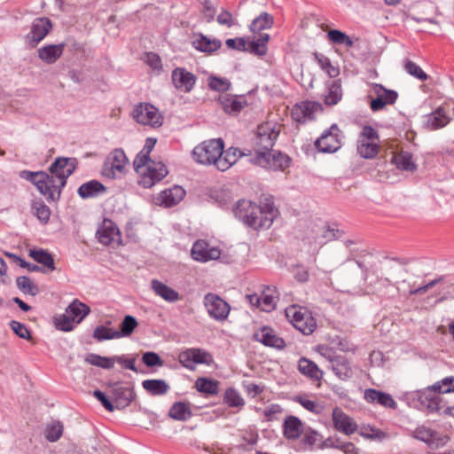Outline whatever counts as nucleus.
<instances>
[{
	"label": "nucleus",
	"mask_w": 454,
	"mask_h": 454,
	"mask_svg": "<svg viewBox=\"0 0 454 454\" xmlns=\"http://www.w3.org/2000/svg\"><path fill=\"white\" fill-rule=\"evenodd\" d=\"M322 111V106L317 102L304 101L296 104L292 110L293 119L300 123L315 119V114Z\"/></svg>",
	"instance_id": "obj_18"
},
{
	"label": "nucleus",
	"mask_w": 454,
	"mask_h": 454,
	"mask_svg": "<svg viewBox=\"0 0 454 454\" xmlns=\"http://www.w3.org/2000/svg\"><path fill=\"white\" fill-rule=\"evenodd\" d=\"M314 58L321 69L325 71L330 77L334 78L340 74V69L334 67L330 59L320 53H314Z\"/></svg>",
	"instance_id": "obj_46"
},
{
	"label": "nucleus",
	"mask_w": 454,
	"mask_h": 454,
	"mask_svg": "<svg viewBox=\"0 0 454 454\" xmlns=\"http://www.w3.org/2000/svg\"><path fill=\"white\" fill-rule=\"evenodd\" d=\"M185 191L179 185L162 191L157 197L159 205L170 207L179 203L184 197Z\"/></svg>",
	"instance_id": "obj_23"
},
{
	"label": "nucleus",
	"mask_w": 454,
	"mask_h": 454,
	"mask_svg": "<svg viewBox=\"0 0 454 454\" xmlns=\"http://www.w3.org/2000/svg\"><path fill=\"white\" fill-rule=\"evenodd\" d=\"M273 16L268 12H262L250 25V30L254 33L270 28L273 25Z\"/></svg>",
	"instance_id": "obj_44"
},
{
	"label": "nucleus",
	"mask_w": 454,
	"mask_h": 454,
	"mask_svg": "<svg viewBox=\"0 0 454 454\" xmlns=\"http://www.w3.org/2000/svg\"><path fill=\"white\" fill-rule=\"evenodd\" d=\"M231 82L227 78L210 75L208 77V87L210 90L219 92L228 91L231 88Z\"/></svg>",
	"instance_id": "obj_51"
},
{
	"label": "nucleus",
	"mask_w": 454,
	"mask_h": 454,
	"mask_svg": "<svg viewBox=\"0 0 454 454\" xmlns=\"http://www.w3.org/2000/svg\"><path fill=\"white\" fill-rule=\"evenodd\" d=\"M152 161H153V160L150 159V154L145 153L144 152L140 151L137 154V156L133 161L134 169L137 173H140L143 169H145L146 167H148L149 162H152Z\"/></svg>",
	"instance_id": "obj_59"
},
{
	"label": "nucleus",
	"mask_w": 454,
	"mask_h": 454,
	"mask_svg": "<svg viewBox=\"0 0 454 454\" xmlns=\"http://www.w3.org/2000/svg\"><path fill=\"white\" fill-rule=\"evenodd\" d=\"M269 292H270V288H268L267 291H263L262 295L259 296V300L261 301V309L267 312L274 309L276 305L275 297Z\"/></svg>",
	"instance_id": "obj_58"
},
{
	"label": "nucleus",
	"mask_w": 454,
	"mask_h": 454,
	"mask_svg": "<svg viewBox=\"0 0 454 454\" xmlns=\"http://www.w3.org/2000/svg\"><path fill=\"white\" fill-rule=\"evenodd\" d=\"M142 386L152 395H163L169 390V386L164 380H145Z\"/></svg>",
	"instance_id": "obj_40"
},
{
	"label": "nucleus",
	"mask_w": 454,
	"mask_h": 454,
	"mask_svg": "<svg viewBox=\"0 0 454 454\" xmlns=\"http://www.w3.org/2000/svg\"><path fill=\"white\" fill-rule=\"evenodd\" d=\"M168 173L167 167L160 161L149 162V166L139 174V185L144 188H151L161 181Z\"/></svg>",
	"instance_id": "obj_13"
},
{
	"label": "nucleus",
	"mask_w": 454,
	"mask_h": 454,
	"mask_svg": "<svg viewBox=\"0 0 454 454\" xmlns=\"http://www.w3.org/2000/svg\"><path fill=\"white\" fill-rule=\"evenodd\" d=\"M63 433V426L59 422H54L47 426L45 437L49 442L58 441Z\"/></svg>",
	"instance_id": "obj_55"
},
{
	"label": "nucleus",
	"mask_w": 454,
	"mask_h": 454,
	"mask_svg": "<svg viewBox=\"0 0 454 454\" xmlns=\"http://www.w3.org/2000/svg\"><path fill=\"white\" fill-rule=\"evenodd\" d=\"M300 372L312 380H320L323 378V372L312 361L301 357L298 362Z\"/></svg>",
	"instance_id": "obj_38"
},
{
	"label": "nucleus",
	"mask_w": 454,
	"mask_h": 454,
	"mask_svg": "<svg viewBox=\"0 0 454 454\" xmlns=\"http://www.w3.org/2000/svg\"><path fill=\"white\" fill-rule=\"evenodd\" d=\"M74 323L75 322L73 321L67 313H65L57 318L56 325L61 331L69 332L73 330Z\"/></svg>",
	"instance_id": "obj_63"
},
{
	"label": "nucleus",
	"mask_w": 454,
	"mask_h": 454,
	"mask_svg": "<svg viewBox=\"0 0 454 454\" xmlns=\"http://www.w3.org/2000/svg\"><path fill=\"white\" fill-rule=\"evenodd\" d=\"M137 325V321L133 316L127 315L121 323V329L119 331L115 330L114 335L117 339L129 336L134 332Z\"/></svg>",
	"instance_id": "obj_45"
},
{
	"label": "nucleus",
	"mask_w": 454,
	"mask_h": 454,
	"mask_svg": "<svg viewBox=\"0 0 454 454\" xmlns=\"http://www.w3.org/2000/svg\"><path fill=\"white\" fill-rule=\"evenodd\" d=\"M51 28L52 23L50 19L37 18L32 23L28 37L35 44H37L49 34Z\"/></svg>",
	"instance_id": "obj_25"
},
{
	"label": "nucleus",
	"mask_w": 454,
	"mask_h": 454,
	"mask_svg": "<svg viewBox=\"0 0 454 454\" xmlns=\"http://www.w3.org/2000/svg\"><path fill=\"white\" fill-rule=\"evenodd\" d=\"M357 153L362 158L372 159L379 153V142L358 140Z\"/></svg>",
	"instance_id": "obj_43"
},
{
	"label": "nucleus",
	"mask_w": 454,
	"mask_h": 454,
	"mask_svg": "<svg viewBox=\"0 0 454 454\" xmlns=\"http://www.w3.org/2000/svg\"><path fill=\"white\" fill-rule=\"evenodd\" d=\"M65 43L48 44L38 50V57L46 64H54L63 54Z\"/></svg>",
	"instance_id": "obj_28"
},
{
	"label": "nucleus",
	"mask_w": 454,
	"mask_h": 454,
	"mask_svg": "<svg viewBox=\"0 0 454 454\" xmlns=\"http://www.w3.org/2000/svg\"><path fill=\"white\" fill-rule=\"evenodd\" d=\"M364 398L367 403H377L386 408L396 409L397 407L391 395L374 388L365 389Z\"/></svg>",
	"instance_id": "obj_24"
},
{
	"label": "nucleus",
	"mask_w": 454,
	"mask_h": 454,
	"mask_svg": "<svg viewBox=\"0 0 454 454\" xmlns=\"http://www.w3.org/2000/svg\"><path fill=\"white\" fill-rule=\"evenodd\" d=\"M10 326H11L12 330L14 332V333L16 335H18L20 338L24 339V340L31 339V333H30L29 330L27 329V327L26 326V325H24L20 322L12 320L10 323Z\"/></svg>",
	"instance_id": "obj_60"
},
{
	"label": "nucleus",
	"mask_w": 454,
	"mask_h": 454,
	"mask_svg": "<svg viewBox=\"0 0 454 454\" xmlns=\"http://www.w3.org/2000/svg\"><path fill=\"white\" fill-rule=\"evenodd\" d=\"M132 117L142 125H148L153 128L160 127L163 123V117L159 110L150 103H140L135 106L132 111Z\"/></svg>",
	"instance_id": "obj_10"
},
{
	"label": "nucleus",
	"mask_w": 454,
	"mask_h": 454,
	"mask_svg": "<svg viewBox=\"0 0 454 454\" xmlns=\"http://www.w3.org/2000/svg\"><path fill=\"white\" fill-rule=\"evenodd\" d=\"M224 148L223 139H210L198 145L192 150V158L203 165L214 164L217 168L218 159Z\"/></svg>",
	"instance_id": "obj_4"
},
{
	"label": "nucleus",
	"mask_w": 454,
	"mask_h": 454,
	"mask_svg": "<svg viewBox=\"0 0 454 454\" xmlns=\"http://www.w3.org/2000/svg\"><path fill=\"white\" fill-rule=\"evenodd\" d=\"M177 360L183 367L190 371H194L196 364L210 365L214 361L208 351L200 348H188L181 350L178 353Z\"/></svg>",
	"instance_id": "obj_9"
},
{
	"label": "nucleus",
	"mask_w": 454,
	"mask_h": 454,
	"mask_svg": "<svg viewBox=\"0 0 454 454\" xmlns=\"http://www.w3.org/2000/svg\"><path fill=\"white\" fill-rule=\"evenodd\" d=\"M203 303L211 318L218 322L227 319L231 311V306L218 294L213 293L207 294L204 296Z\"/></svg>",
	"instance_id": "obj_11"
},
{
	"label": "nucleus",
	"mask_w": 454,
	"mask_h": 454,
	"mask_svg": "<svg viewBox=\"0 0 454 454\" xmlns=\"http://www.w3.org/2000/svg\"><path fill=\"white\" fill-rule=\"evenodd\" d=\"M174 87L184 93L191 92L196 83L197 77L184 67H176L171 74Z\"/></svg>",
	"instance_id": "obj_16"
},
{
	"label": "nucleus",
	"mask_w": 454,
	"mask_h": 454,
	"mask_svg": "<svg viewBox=\"0 0 454 454\" xmlns=\"http://www.w3.org/2000/svg\"><path fill=\"white\" fill-rule=\"evenodd\" d=\"M115 334V330L107 328L105 325H98L93 331V338L98 341L101 342L104 340L117 339Z\"/></svg>",
	"instance_id": "obj_53"
},
{
	"label": "nucleus",
	"mask_w": 454,
	"mask_h": 454,
	"mask_svg": "<svg viewBox=\"0 0 454 454\" xmlns=\"http://www.w3.org/2000/svg\"><path fill=\"white\" fill-rule=\"evenodd\" d=\"M450 122V117L442 107H438L427 115L426 127L430 130L445 127Z\"/></svg>",
	"instance_id": "obj_32"
},
{
	"label": "nucleus",
	"mask_w": 454,
	"mask_h": 454,
	"mask_svg": "<svg viewBox=\"0 0 454 454\" xmlns=\"http://www.w3.org/2000/svg\"><path fill=\"white\" fill-rule=\"evenodd\" d=\"M254 339L265 346L276 348L278 349H282L286 346L285 340L278 337L275 331L269 326L260 328L254 333Z\"/></svg>",
	"instance_id": "obj_22"
},
{
	"label": "nucleus",
	"mask_w": 454,
	"mask_h": 454,
	"mask_svg": "<svg viewBox=\"0 0 454 454\" xmlns=\"http://www.w3.org/2000/svg\"><path fill=\"white\" fill-rule=\"evenodd\" d=\"M233 213L244 224L254 230L269 229L272 225L273 211L268 210L262 216L263 220H258L255 215L261 213V207L251 200H239Z\"/></svg>",
	"instance_id": "obj_3"
},
{
	"label": "nucleus",
	"mask_w": 454,
	"mask_h": 454,
	"mask_svg": "<svg viewBox=\"0 0 454 454\" xmlns=\"http://www.w3.org/2000/svg\"><path fill=\"white\" fill-rule=\"evenodd\" d=\"M392 162L397 168L404 171H414L417 168L412 160V155L409 152L402 151L392 157Z\"/></svg>",
	"instance_id": "obj_39"
},
{
	"label": "nucleus",
	"mask_w": 454,
	"mask_h": 454,
	"mask_svg": "<svg viewBox=\"0 0 454 454\" xmlns=\"http://www.w3.org/2000/svg\"><path fill=\"white\" fill-rule=\"evenodd\" d=\"M223 403H226L229 407L239 408L245 405V401L240 394L232 387L226 389L223 395Z\"/></svg>",
	"instance_id": "obj_50"
},
{
	"label": "nucleus",
	"mask_w": 454,
	"mask_h": 454,
	"mask_svg": "<svg viewBox=\"0 0 454 454\" xmlns=\"http://www.w3.org/2000/svg\"><path fill=\"white\" fill-rule=\"evenodd\" d=\"M342 98V89L340 80H334L328 85V92L325 97L327 106H334Z\"/></svg>",
	"instance_id": "obj_42"
},
{
	"label": "nucleus",
	"mask_w": 454,
	"mask_h": 454,
	"mask_svg": "<svg viewBox=\"0 0 454 454\" xmlns=\"http://www.w3.org/2000/svg\"><path fill=\"white\" fill-rule=\"evenodd\" d=\"M168 416L178 421L188 420L192 416L190 403L184 402L174 403L168 411Z\"/></svg>",
	"instance_id": "obj_37"
},
{
	"label": "nucleus",
	"mask_w": 454,
	"mask_h": 454,
	"mask_svg": "<svg viewBox=\"0 0 454 454\" xmlns=\"http://www.w3.org/2000/svg\"><path fill=\"white\" fill-rule=\"evenodd\" d=\"M303 431L301 421L295 416H287L283 423V434L287 440L298 439Z\"/></svg>",
	"instance_id": "obj_27"
},
{
	"label": "nucleus",
	"mask_w": 454,
	"mask_h": 454,
	"mask_svg": "<svg viewBox=\"0 0 454 454\" xmlns=\"http://www.w3.org/2000/svg\"><path fill=\"white\" fill-rule=\"evenodd\" d=\"M85 361L91 365L103 369H112L114 367V356L106 357L91 353L86 356Z\"/></svg>",
	"instance_id": "obj_48"
},
{
	"label": "nucleus",
	"mask_w": 454,
	"mask_h": 454,
	"mask_svg": "<svg viewBox=\"0 0 454 454\" xmlns=\"http://www.w3.org/2000/svg\"><path fill=\"white\" fill-rule=\"evenodd\" d=\"M327 38L335 44L344 45L347 48L353 46L354 42L344 32L337 29H332L327 33Z\"/></svg>",
	"instance_id": "obj_49"
},
{
	"label": "nucleus",
	"mask_w": 454,
	"mask_h": 454,
	"mask_svg": "<svg viewBox=\"0 0 454 454\" xmlns=\"http://www.w3.org/2000/svg\"><path fill=\"white\" fill-rule=\"evenodd\" d=\"M218 103L222 109L228 114L237 115L247 106V101L243 95L223 94L219 96Z\"/></svg>",
	"instance_id": "obj_20"
},
{
	"label": "nucleus",
	"mask_w": 454,
	"mask_h": 454,
	"mask_svg": "<svg viewBox=\"0 0 454 454\" xmlns=\"http://www.w3.org/2000/svg\"><path fill=\"white\" fill-rule=\"evenodd\" d=\"M34 214L38 218V220L43 224L49 222L51 216V210L49 207H47L43 202H35L32 206Z\"/></svg>",
	"instance_id": "obj_54"
},
{
	"label": "nucleus",
	"mask_w": 454,
	"mask_h": 454,
	"mask_svg": "<svg viewBox=\"0 0 454 454\" xmlns=\"http://www.w3.org/2000/svg\"><path fill=\"white\" fill-rule=\"evenodd\" d=\"M331 368L335 375L342 380H348L353 376V370L350 364L343 356H339L332 359Z\"/></svg>",
	"instance_id": "obj_31"
},
{
	"label": "nucleus",
	"mask_w": 454,
	"mask_h": 454,
	"mask_svg": "<svg viewBox=\"0 0 454 454\" xmlns=\"http://www.w3.org/2000/svg\"><path fill=\"white\" fill-rule=\"evenodd\" d=\"M243 156H250V153H246L245 152H241L239 148L230 147L227 150L223 149V153L218 159L217 162V169L220 171H225L229 169L232 165H234L240 157Z\"/></svg>",
	"instance_id": "obj_26"
},
{
	"label": "nucleus",
	"mask_w": 454,
	"mask_h": 454,
	"mask_svg": "<svg viewBox=\"0 0 454 454\" xmlns=\"http://www.w3.org/2000/svg\"><path fill=\"white\" fill-rule=\"evenodd\" d=\"M281 131V126L275 122L267 121L257 127L254 138L255 154L270 152Z\"/></svg>",
	"instance_id": "obj_5"
},
{
	"label": "nucleus",
	"mask_w": 454,
	"mask_h": 454,
	"mask_svg": "<svg viewBox=\"0 0 454 454\" xmlns=\"http://www.w3.org/2000/svg\"><path fill=\"white\" fill-rule=\"evenodd\" d=\"M99 243L110 246L114 243L121 245V232L117 225L110 219H104L96 233Z\"/></svg>",
	"instance_id": "obj_15"
},
{
	"label": "nucleus",
	"mask_w": 454,
	"mask_h": 454,
	"mask_svg": "<svg viewBox=\"0 0 454 454\" xmlns=\"http://www.w3.org/2000/svg\"><path fill=\"white\" fill-rule=\"evenodd\" d=\"M289 322L304 335L311 334L317 328V322L311 312L303 307L292 305L286 309Z\"/></svg>",
	"instance_id": "obj_6"
},
{
	"label": "nucleus",
	"mask_w": 454,
	"mask_h": 454,
	"mask_svg": "<svg viewBox=\"0 0 454 454\" xmlns=\"http://www.w3.org/2000/svg\"><path fill=\"white\" fill-rule=\"evenodd\" d=\"M404 69L409 74L416 77L417 79L422 82L427 80V74L422 70V68L419 65H417L411 60H408L405 63Z\"/></svg>",
	"instance_id": "obj_57"
},
{
	"label": "nucleus",
	"mask_w": 454,
	"mask_h": 454,
	"mask_svg": "<svg viewBox=\"0 0 454 454\" xmlns=\"http://www.w3.org/2000/svg\"><path fill=\"white\" fill-rule=\"evenodd\" d=\"M28 255L31 258H33V260L35 261L37 263L46 267L48 270H55L56 268L53 256L47 250L43 248L30 249L28 252Z\"/></svg>",
	"instance_id": "obj_36"
},
{
	"label": "nucleus",
	"mask_w": 454,
	"mask_h": 454,
	"mask_svg": "<svg viewBox=\"0 0 454 454\" xmlns=\"http://www.w3.org/2000/svg\"><path fill=\"white\" fill-rule=\"evenodd\" d=\"M358 140L379 142V135L372 126H364L359 135Z\"/></svg>",
	"instance_id": "obj_64"
},
{
	"label": "nucleus",
	"mask_w": 454,
	"mask_h": 454,
	"mask_svg": "<svg viewBox=\"0 0 454 454\" xmlns=\"http://www.w3.org/2000/svg\"><path fill=\"white\" fill-rule=\"evenodd\" d=\"M259 207H261V213L256 214V215H255L256 218L258 220H263L262 216H264L265 213L268 210H270V211L272 210L273 211L272 223H273L278 215V209L276 207V206L274 204L273 198L272 197L265 198L263 201H261V204L259 205Z\"/></svg>",
	"instance_id": "obj_52"
},
{
	"label": "nucleus",
	"mask_w": 454,
	"mask_h": 454,
	"mask_svg": "<svg viewBox=\"0 0 454 454\" xmlns=\"http://www.w3.org/2000/svg\"><path fill=\"white\" fill-rule=\"evenodd\" d=\"M192 257L198 262H206L216 260L221 255V251L215 247H211L204 239L195 241L192 247Z\"/></svg>",
	"instance_id": "obj_17"
},
{
	"label": "nucleus",
	"mask_w": 454,
	"mask_h": 454,
	"mask_svg": "<svg viewBox=\"0 0 454 454\" xmlns=\"http://www.w3.org/2000/svg\"><path fill=\"white\" fill-rule=\"evenodd\" d=\"M295 401L299 403L304 409L313 413L318 414L321 412V406L315 401L309 400L301 396L295 398Z\"/></svg>",
	"instance_id": "obj_61"
},
{
	"label": "nucleus",
	"mask_w": 454,
	"mask_h": 454,
	"mask_svg": "<svg viewBox=\"0 0 454 454\" xmlns=\"http://www.w3.org/2000/svg\"><path fill=\"white\" fill-rule=\"evenodd\" d=\"M196 389L207 395H217L219 391V381L206 377L198 378L195 381Z\"/></svg>",
	"instance_id": "obj_41"
},
{
	"label": "nucleus",
	"mask_w": 454,
	"mask_h": 454,
	"mask_svg": "<svg viewBox=\"0 0 454 454\" xmlns=\"http://www.w3.org/2000/svg\"><path fill=\"white\" fill-rule=\"evenodd\" d=\"M222 45L220 40L209 39L208 37L200 35L192 41V46L202 52L212 53L217 51Z\"/></svg>",
	"instance_id": "obj_35"
},
{
	"label": "nucleus",
	"mask_w": 454,
	"mask_h": 454,
	"mask_svg": "<svg viewBox=\"0 0 454 454\" xmlns=\"http://www.w3.org/2000/svg\"><path fill=\"white\" fill-rule=\"evenodd\" d=\"M77 165L76 158L58 157L49 168L50 174L22 170L20 176L31 182L48 201H56L60 198L61 190Z\"/></svg>",
	"instance_id": "obj_1"
},
{
	"label": "nucleus",
	"mask_w": 454,
	"mask_h": 454,
	"mask_svg": "<svg viewBox=\"0 0 454 454\" xmlns=\"http://www.w3.org/2000/svg\"><path fill=\"white\" fill-rule=\"evenodd\" d=\"M340 134L341 131L338 125L333 124L316 140V148L321 153H335L341 147Z\"/></svg>",
	"instance_id": "obj_12"
},
{
	"label": "nucleus",
	"mask_w": 454,
	"mask_h": 454,
	"mask_svg": "<svg viewBox=\"0 0 454 454\" xmlns=\"http://www.w3.org/2000/svg\"><path fill=\"white\" fill-rule=\"evenodd\" d=\"M412 436L415 439H418L421 442H426L427 445H436L443 444L441 442V437L438 432L433 430L425 426L418 427L413 432Z\"/></svg>",
	"instance_id": "obj_30"
},
{
	"label": "nucleus",
	"mask_w": 454,
	"mask_h": 454,
	"mask_svg": "<svg viewBox=\"0 0 454 454\" xmlns=\"http://www.w3.org/2000/svg\"><path fill=\"white\" fill-rule=\"evenodd\" d=\"M372 90L376 98H372L370 103L371 109L378 112L385 108L387 105L395 103L398 93L395 90L386 89L383 85L373 83Z\"/></svg>",
	"instance_id": "obj_14"
},
{
	"label": "nucleus",
	"mask_w": 454,
	"mask_h": 454,
	"mask_svg": "<svg viewBox=\"0 0 454 454\" xmlns=\"http://www.w3.org/2000/svg\"><path fill=\"white\" fill-rule=\"evenodd\" d=\"M332 419L334 428L346 435L353 434L357 430L356 421L340 408L333 410Z\"/></svg>",
	"instance_id": "obj_19"
},
{
	"label": "nucleus",
	"mask_w": 454,
	"mask_h": 454,
	"mask_svg": "<svg viewBox=\"0 0 454 454\" xmlns=\"http://www.w3.org/2000/svg\"><path fill=\"white\" fill-rule=\"evenodd\" d=\"M129 160L121 148L114 149L105 159L101 175L106 179L121 178L126 172Z\"/></svg>",
	"instance_id": "obj_7"
},
{
	"label": "nucleus",
	"mask_w": 454,
	"mask_h": 454,
	"mask_svg": "<svg viewBox=\"0 0 454 454\" xmlns=\"http://www.w3.org/2000/svg\"><path fill=\"white\" fill-rule=\"evenodd\" d=\"M17 287L25 294L35 296L39 293L37 285L33 283L30 278L20 276L16 278Z\"/></svg>",
	"instance_id": "obj_47"
},
{
	"label": "nucleus",
	"mask_w": 454,
	"mask_h": 454,
	"mask_svg": "<svg viewBox=\"0 0 454 454\" xmlns=\"http://www.w3.org/2000/svg\"><path fill=\"white\" fill-rule=\"evenodd\" d=\"M142 361L148 367L161 366L163 364V361L154 352L145 353L142 356Z\"/></svg>",
	"instance_id": "obj_62"
},
{
	"label": "nucleus",
	"mask_w": 454,
	"mask_h": 454,
	"mask_svg": "<svg viewBox=\"0 0 454 454\" xmlns=\"http://www.w3.org/2000/svg\"><path fill=\"white\" fill-rule=\"evenodd\" d=\"M90 307L77 299L74 300L66 309V313L75 323L82 322V319L90 314Z\"/></svg>",
	"instance_id": "obj_34"
},
{
	"label": "nucleus",
	"mask_w": 454,
	"mask_h": 454,
	"mask_svg": "<svg viewBox=\"0 0 454 454\" xmlns=\"http://www.w3.org/2000/svg\"><path fill=\"white\" fill-rule=\"evenodd\" d=\"M454 392V376H448L435 382L424 390L418 391L417 397L420 409L428 412H436L443 410L446 405L440 394Z\"/></svg>",
	"instance_id": "obj_2"
},
{
	"label": "nucleus",
	"mask_w": 454,
	"mask_h": 454,
	"mask_svg": "<svg viewBox=\"0 0 454 454\" xmlns=\"http://www.w3.org/2000/svg\"><path fill=\"white\" fill-rule=\"evenodd\" d=\"M301 442L309 448H312L313 446L322 442V435L316 430L308 428L304 432Z\"/></svg>",
	"instance_id": "obj_56"
},
{
	"label": "nucleus",
	"mask_w": 454,
	"mask_h": 454,
	"mask_svg": "<svg viewBox=\"0 0 454 454\" xmlns=\"http://www.w3.org/2000/svg\"><path fill=\"white\" fill-rule=\"evenodd\" d=\"M112 395L117 409L126 408L136 397L133 387L123 386L119 382L113 385Z\"/></svg>",
	"instance_id": "obj_21"
},
{
	"label": "nucleus",
	"mask_w": 454,
	"mask_h": 454,
	"mask_svg": "<svg viewBox=\"0 0 454 454\" xmlns=\"http://www.w3.org/2000/svg\"><path fill=\"white\" fill-rule=\"evenodd\" d=\"M106 186L98 180H90L82 184L78 188V194L82 199H89L98 196L106 192Z\"/></svg>",
	"instance_id": "obj_33"
},
{
	"label": "nucleus",
	"mask_w": 454,
	"mask_h": 454,
	"mask_svg": "<svg viewBox=\"0 0 454 454\" xmlns=\"http://www.w3.org/2000/svg\"><path fill=\"white\" fill-rule=\"evenodd\" d=\"M249 162L260 166L263 168L272 170H285L290 165L291 159L287 154L278 151L270 150V152L259 153L249 158Z\"/></svg>",
	"instance_id": "obj_8"
},
{
	"label": "nucleus",
	"mask_w": 454,
	"mask_h": 454,
	"mask_svg": "<svg viewBox=\"0 0 454 454\" xmlns=\"http://www.w3.org/2000/svg\"><path fill=\"white\" fill-rule=\"evenodd\" d=\"M151 288L157 296L168 302H175L180 299L178 292L158 279L151 281Z\"/></svg>",
	"instance_id": "obj_29"
}]
</instances>
